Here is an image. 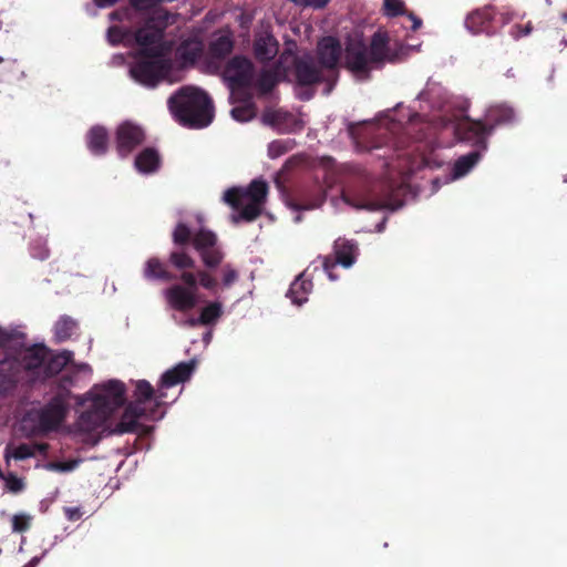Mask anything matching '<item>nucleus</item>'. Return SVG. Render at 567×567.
Segmentation results:
<instances>
[{
    "mask_svg": "<svg viewBox=\"0 0 567 567\" xmlns=\"http://www.w3.org/2000/svg\"><path fill=\"white\" fill-rule=\"evenodd\" d=\"M292 65L293 75L298 85L313 86L320 83H327L326 94L331 92L336 79L317 62L313 54L306 53L300 56L295 55Z\"/></svg>",
    "mask_w": 567,
    "mask_h": 567,
    "instance_id": "423d86ee",
    "label": "nucleus"
},
{
    "mask_svg": "<svg viewBox=\"0 0 567 567\" xmlns=\"http://www.w3.org/2000/svg\"><path fill=\"white\" fill-rule=\"evenodd\" d=\"M73 360V352L63 350L55 354H48L43 364V381L60 373Z\"/></svg>",
    "mask_w": 567,
    "mask_h": 567,
    "instance_id": "cd10ccee",
    "label": "nucleus"
},
{
    "mask_svg": "<svg viewBox=\"0 0 567 567\" xmlns=\"http://www.w3.org/2000/svg\"><path fill=\"white\" fill-rule=\"evenodd\" d=\"M238 279L239 272L231 264L221 266V286L224 288L231 287Z\"/></svg>",
    "mask_w": 567,
    "mask_h": 567,
    "instance_id": "ea45409f",
    "label": "nucleus"
},
{
    "mask_svg": "<svg viewBox=\"0 0 567 567\" xmlns=\"http://www.w3.org/2000/svg\"><path fill=\"white\" fill-rule=\"evenodd\" d=\"M79 465V461L71 460L66 462H49L45 467L53 472H71Z\"/></svg>",
    "mask_w": 567,
    "mask_h": 567,
    "instance_id": "37998d69",
    "label": "nucleus"
},
{
    "mask_svg": "<svg viewBox=\"0 0 567 567\" xmlns=\"http://www.w3.org/2000/svg\"><path fill=\"white\" fill-rule=\"evenodd\" d=\"M130 33L128 30L118 25H112L107 30V39L112 44L121 43Z\"/></svg>",
    "mask_w": 567,
    "mask_h": 567,
    "instance_id": "79ce46f5",
    "label": "nucleus"
},
{
    "mask_svg": "<svg viewBox=\"0 0 567 567\" xmlns=\"http://www.w3.org/2000/svg\"><path fill=\"white\" fill-rule=\"evenodd\" d=\"M6 482H7L8 488L13 493H18V492L22 491V488H23L22 480L17 477L14 474H9Z\"/></svg>",
    "mask_w": 567,
    "mask_h": 567,
    "instance_id": "09e8293b",
    "label": "nucleus"
},
{
    "mask_svg": "<svg viewBox=\"0 0 567 567\" xmlns=\"http://www.w3.org/2000/svg\"><path fill=\"white\" fill-rule=\"evenodd\" d=\"M230 90L231 97L245 95L255 84L256 68L246 55L236 54L229 58L221 66L219 73Z\"/></svg>",
    "mask_w": 567,
    "mask_h": 567,
    "instance_id": "39448f33",
    "label": "nucleus"
},
{
    "mask_svg": "<svg viewBox=\"0 0 567 567\" xmlns=\"http://www.w3.org/2000/svg\"><path fill=\"white\" fill-rule=\"evenodd\" d=\"M11 341V334L0 327V349L6 348Z\"/></svg>",
    "mask_w": 567,
    "mask_h": 567,
    "instance_id": "6e6d98bb",
    "label": "nucleus"
},
{
    "mask_svg": "<svg viewBox=\"0 0 567 567\" xmlns=\"http://www.w3.org/2000/svg\"><path fill=\"white\" fill-rule=\"evenodd\" d=\"M480 150H474L463 156H460L453 165V177L460 178L465 176L481 159Z\"/></svg>",
    "mask_w": 567,
    "mask_h": 567,
    "instance_id": "2f4dec72",
    "label": "nucleus"
},
{
    "mask_svg": "<svg viewBox=\"0 0 567 567\" xmlns=\"http://www.w3.org/2000/svg\"><path fill=\"white\" fill-rule=\"evenodd\" d=\"M110 18H111L112 20H121V18H120V13H118L117 11L111 12V13H110Z\"/></svg>",
    "mask_w": 567,
    "mask_h": 567,
    "instance_id": "052dcab7",
    "label": "nucleus"
},
{
    "mask_svg": "<svg viewBox=\"0 0 567 567\" xmlns=\"http://www.w3.org/2000/svg\"><path fill=\"white\" fill-rule=\"evenodd\" d=\"M172 64L161 47L142 48L130 68L131 76L140 84L155 87L171 72Z\"/></svg>",
    "mask_w": 567,
    "mask_h": 567,
    "instance_id": "20e7f679",
    "label": "nucleus"
},
{
    "mask_svg": "<svg viewBox=\"0 0 567 567\" xmlns=\"http://www.w3.org/2000/svg\"><path fill=\"white\" fill-rule=\"evenodd\" d=\"M31 517L25 514H17L12 517V530L14 533H24L31 526Z\"/></svg>",
    "mask_w": 567,
    "mask_h": 567,
    "instance_id": "a19ab883",
    "label": "nucleus"
},
{
    "mask_svg": "<svg viewBox=\"0 0 567 567\" xmlns=\"http://www.w3.org/2000/svg\"><path fill=\"white\" fill-rule=\"evenodd\" d=\"M384 14L388 17L405 16L408 10L402 0H384L383 3Z\"/></svg>",
    "mask_w": 567,
    "mask_h": 567,
    "instance_id": "58836bf2",
    "label": "nucleus"
},
{
    "mask_svg": "<svg viewBox=\"0 0 567 567\" xmlns=\"http://www.w3.org/2000/svg\"><path fill=\"white\" fill-rule=\"evenodd\" d=\"M65 516L69 520H78L82 517L83 513L80 507H65Z\"/></svg>",
    "mask_w": 567,
    "mask_h": 567,
    "instance_id": "603ef678",
    "label": "nucleus"
},
{
    "mask_svg": "<svg viewBox=\"0 0 567 567\" xmlns=\"http://www.w3.org/2000/svg\"><path fill=\"white\" fill-rule=\"evenodd\" d=\"M344 65L354 75L369 79L373 64L368 53V45L362 41L348 43L344 50Z\"/></svg>",
    "mask_w": 567,
    "mask_h": 567,
    "instance_id": "ddd939ff",
    "label": "nucleus"
},
{
    "mask_svg": "<svg viewBox=\"0 0 567 567\" xmlns=\"http://www.w3.org/2000/svg\"><path fill=\"white\" fill-rule=\"evenodd\" d=\"M280 113L277 111L268 110L264 112L262 120L265 123L276 125L279 122Z\"/></svg>",
    "mask_w": 567,
    "mask_h": 567,
    "instance_id": "8fccbe9b",
    "label": "nucleus"
},
{
    "mask_svg": "<svg viewBox=\"0 0 567 567\" xmlns=\"http://www.w3.org/2000/svg\"><path fill=\"white\" fill-rule=\"evenodd\" d=\"M169 13L156 10L145 24L135 31V41L142 48H163L164 29L168 23Z\"/></svg>",
    "mask_w": 567,
    "mask_h": 567,
    "instance_id": "1a4fd4ad",
    "label": "nucleus"
},
{
    "mask_svg": "<svg viewBox=\"0 0 567 567\" xmlns=\"http://www.w3.org/2000/svg\"><path fill=\"white\" fill-rule=\"evenodd\" d=\"M268 195V184L262 179H254L247 188L231 187L224 194V200L238 210V216L234 220L243 219L245 221L256 220L262 213L264 205Z\"/></svg>",
    "mask_w": 567,
    "mask_h": 567,
    "instance_id": "7ed1b4c3",
    "label": "nucleus"
},
{
    "mask_svg": "<svg viewBox=\"0 0 567 567\" xmlns=\"http://www.w3.org/2000/svg\"><path fill=\"white\" fill-rule=\"evenodd\" d=\"M31 255L34 258H38L40 260H44L49 257L50 251L45 246H33L31 249Z\"/></svg>",
    "mask_w": 567,
    "mask_h": 567,
    "instance_id": "3c124183",
    "label": "nucleus"
},
{
    "mask_svg": "<svg viewBox=\"0 0 567 567\" xmlns=\"http://www.w3.org/2000/svg\"><path fill=\"white\" fill-rule=\"evenodd\" d=\"M454 133L460 141L471 144L475 150H480V153L487 150V140L492 135L491 128L483 120H473L470 116H465L455 125Z\"/></svg>",
    "mask_w": 567,
    "mask_h": 567,
    "instance_id": "9d476101",
    "label": "nucleus"
},
{
    "mask_svg": "<svg viewBox=\"0 0 567 567\" xmlns=\"http://www.w3.org/2000/svg\"><path fill=\"white\" fill-rule=\"evenodd\" d=\"M316 205H305V206H301L300 208L302 209H311V208H315Z\"/></svg>",
    "mask_w": 567,
    "mask_h": 567,
    "instance_id": "680f3d73",
    "label": "nucleus"
},
{
    "mask_svg": "<svg viewBox=\"0 0 567 567\" xmlns=\"http://www.w3.org/2000/svg\"><path fill=\"white\" fill-rule=\"evenodd\" d=\"M515 121L516 112L507 103H498L491 105L485 113L484 120L487 127L491 128L492 134L496 127L503 125H511L515 123Z\"/></svg>",
    "mask_w": 567,
    "mask_h": 567,
    "instance_id": "5701e85b",
    "label": "nucleus"
},
{
    "mask_svg": "<svg viewBox=\"0 0 567 567\" xmlns=\"http://www.w3.org/2000/svg\"><path fill=\"white\" fill-rule=\"evenodd\" d=\"M93 1L96 7L105 8V7L114 6L118 0H93Z\"/></svg>",
    "mask_w": 567,
    "mask_h": 567,
    "instance_id": "4d7b16f0",
    "label": "nucleus"
},
{
    "mask_svg": "<svg viewBox=\"0 0 567 567\" xmlns=\"http://www.w3.org/2000/svg\"><path fill=\"white\" fill-rule=\"evenodd\" d=\"M313 284L307 277V270L301 272L290 285L287 297L291 299L292 303L301 306L308 301V295L311 292Z\"/></svg>",
    "mask_w": 567,
    "mask_h": 567,
    "instance_id": "bb28decb",
    "label": "nucleus"
},
{
    "mask_svg": "<svg viewBox=\"0 0 567 567\" xmlns=\"http://www.w3.org/2000/svg\"><path fill=\"white\" fill-rule=\"evenodd\" d=\"M278 84V75L275 70H262L256 80V87L261 94L270 93Z\"/></svg>",
    "mask_w": 567,
    "mask_h": 567,
    "instance_id": "e433bc0d",
    "label": "nucleus"
},
{
    "mask_svg": "<svg viewBox=\"0 0 567 567\" xmlns=\"http://www.w3.org/2000/svg\"><path fill=\"white\" fill-rule=\"evenodd\" d=\"M157 391L155 392L152 384L146 380H140L136 382L134 398L135 400L131 402V404H140V406H145L147 403H153L152 408L156 409V416L162 417L163 413H158V409L162 405L161 400L156 399Z\"/></svg>",
    "mask_w": 567,
    "mask_h": 567,
    "instance_id": "a878e982",
    "label": "nucleus"
},
{
    "mask_svg": "<svg viewBox=\"0 0 567 567\" xmlns=\"http://www.w3.org/2000/svg\"><path fill=\"white\" fill-rule=\"evenodd\" d=\"M494 7L485 6L467 14L465 19L466 29L473 34H478L488 29L493 19Z\"/></svg>",
    "mask_w": 567,
    "mask_h": 567,
    "instance_id": "b1692460",
    "label": "nucleus"
},
{
    "mask_svg": "<svg viewBox=\"0 0 567 567\" xmlns=\"http://www.w3.org/2000/svg\"><path fill=\"white\" fill-rule=\"evenodd\" d=\"M78 328V322L70 316H61L54 324V338L56 342L69 340Z\"/></svg>",
    "mask_w": 567,
    "mask_h": 567,
    "instance_id": "473e14b6",
    "label": "nucleus"
},
{
    "mask_svg": "<svg viewBox=\"0 0 567 567\" xmlns=\"http://www.w3.org/2000/svg\"><path fill=\"white\" fill-rule=\"evenodd\" d=\"M279 52V42L270 27L256 30L252 40L254 58L260 63H267L275 59Z\"/></svg>",
    "mask_w": 567,
    "mask_h": 567,
    "instance_id": "a211bd4d",
    "label": "nucleus"
},
{
    "mask_svg": "<svg viewBox=\"0 0 567 567\" xmlns=\"http://www.w3.org/2000/svg\"><path fill=\"white\" fill-rule=\"evenodd\" d=\"M89 150L94 155H104L109 146V134L103 126H93L86 136Z\"/></svg>",
    "mask_w": 567,
    "mask_h": 567,
    "instance_id": "c756f323",
    "label": "nucleus"
},
{
    "mask_svg": "<svg viewBox=\"0 0 567 567\" xmlns=\"http://www.w3.org/2000/svg\"><path fill=\"white\" fill-rule=\"evenodd\" d=\"M125 390L123 382L111 380L99 389L92 402L94 406L105 410L111 416L115 410L124 405Z\"/></svg>",
    "mask_w": 567,
    "mask_h": 567,
    "instance_id": "4468645a",
    "label": "nucleus"
},
{
    "mask_svg": "<svg viewBox=\"0 0 567 567\" xmlns=\"http://www.w3.org/2000/svg\"><path fill=\"white\" fill-rule=\"evenodd\" d=\"M19 364L9 358L0 361V394L10 395L18 385L27 386L24 377L18 371Z\"/></svg>",
    "mask_w": 567,
    "mask_h": 567,
    "instance_id": "4be33fe9",
    "label": "nucleus"
},
{
    "mask_svg": "<svg viewBox=\"0 0 567 567\" xmlns=\"http://www.w3.org/2000/svg\"><path fill=\"white\" fill-rule=\"evenodd\" d=\"M286 54H291V51L290 50H285L284 53L281 54V58H284Z\"/></svg>",
    "mask_w": 567,
    "mask_h": 567,
    "instance_id": "e2e57ef3",
    "label": "nucleus"
},
{
    "mask_svg": "<svg viewBox=\"0 0 567 567\" xmlns=\"http://www.w3.org/2000/svg\"><path fill=\"white\" fill-rule=\"evenodd\" d=\"M297 6L323 9L331 0H290Z\"/></svg>",
    "mask_w": 567,
    "mask_h": 567,
    "instance_id": "de8ad7c7",
    "label": "nucleus"
},
{
    "mask_svg": "<svg viewBox=\"0 0 567 567\" xmlns=\"http://www.w3.org/2000/svg\"><path fill=\"white\" fill-rule=\"evenodd\" d=\"M234 48L235 41L230 33L219 34L212 39L206 53V64L212 73H219Z\"/></svg>",
    "mask_w": 567,
    "mask_h": 567,
    "instance_id": "2eb2a0df",
    "label": "nucleus"
},
{
    "mask_svg": "<svg viewBox=\"0 0 567 567\" xmlns=\"http://www.w3.org/2000/svg\"><path fill=\"white\" fill-rule=\"evenodd\" d=\"M195 369V361L179 362L174 368L165 371L161 378L157 389L156 399H164L166 393L165 389L173 388L179 383L187 381Z\"/></svg>",
    "mask_w": 567,
    "mask_h": 567,
    "instance_id": "aec40b11",
    "label": "nucleus"
},
{
    "mask_svg": "<svg viewBox=\"0 0 567 567\" xmlns=\"http://www.w3.org/2000/svg\"><path fill=\"white\" fill-rule=\"evenodd\" d=\"M159 165V154L152 147L144 148L135 158V167L142 173H154Z\"/></svg>",
    "mask_w": 567,
    "mask_h": 567,
    "instance_id": "7c9ffc66",
    "label": "nucleus"
},
{
    "mask_svg": "<svg viewBox=\"0 0 567 567\" xmlns=\"http://www.w3.org/2000/svg\"><path fill=\"white\" fill-rule=\"evenodd\" d=\"M145 140L143 130L131 123L124 122L116 130V150L121 157L128 156Z\"/></svg>",
    "mask_w": 567,
    "mask_h": 567,
    "instance_id": "6ab92c4d",
    "label": "nucleus"
},
{
    "mask_svg": "<svg viewBox=\"0 0 567 567\" xmlns=\"http://www.w3.org/2000/svg\"><path fill=\"white\" fill-rule=\"evenodd\" d=\"M341 55L342 47L339 39L327 35L318 41L313 56L337 80Z\"/></svg>",
    "mask_w": 567,
    "mask_h": 567,
    "instance_id": "9b49d317",
    "label": "nucleus"
},
{
    "mask_svg": "<svg viewBox=\"0 0 567 567\" xmlns=\"http://www.w3.org/2000/svg\"><path fill=\"white\" fill-rule=\"evenodd\" d=\"M172 240L175 248L168 255V264L179 270V282H174L164 291L168 307L178 312H187L198 303V288L217 292L219 282L210 272L223 264L225 252L218 245L217 235L200 228L196 233L185 223H178Z\"/></svg>",
    "mask_w": 567,
    "mask_h": 567,
    "instance_id": "f257e3e1",
    "label": "nucleus"
},
{
    "mask_svg": "<svg viewBox=\"0 0 567 567\" xmlns=\"http://www.w3.org/2000/svg\"><path fill=\"white\" fill-rule=\"evenodd\" d=\"M405 16L412 22L410 27L411 31H416L422 27V19L415 16L413 12L408 11Z\"/></svg>",
    "mask_w": 567,
    "mask_h": 567,
    "instance_id": "864d4df0",
    "label": "nucleus"
},
{
    "mask_svg": "<svg viewBox=\"0 0 567 567\" xmlns=\"http://www.w3.org/2000/svg\"><path fill=\"white\" fill-rule=\"evenodd\" d=\"M143 276L147 280H159V281H176L179 280V275H175L169 271L166 265L157 257H151L146 260Z\"/></svg>",
    "mask_w": 567,
    "mask_h": 567,
    "instance_id": "393cba45",
    "label": "nucleus"
},
{
    "mask_svg": "<svg viewBox=\"0 0 567 567\" xmlns=\"http://www.w3.org/2000/svg\"><path fill=\"white\" fill-rule=\"evenodd\" d=\"M288 142L274 141L268 146V154L271 158H277L289 151Z\"/></svg>",
    "mask_w": 567,
    "mask_h": 567,
    "instance_id": "c03bdc74",
    "label": "nucleus"
},
{
    "mask_svg": "<svg viewBox=\"0 0 567 567\" xmlns=\"http://www.w3.org/2000/svg\"><path fill=\"white\" fill-rule=\"evenodd\" d=\"M38 563H39V558L33 557L29 563H27L22 567H35L38 565Z\"/></svg>",
    "mask_w": 567,
    "mask_h": 567,
    "instance_id": "bf43d9fd",
    "label": "nucleus"
},
{
    "mask_svg": "<svg viewBox=\"0 0 567 567\" xmlns=\"http://www.w3.org/2000/svg\"><path fill=\"white\" fill-rule=\"evenodd\" d=\"M334 259L330 256H326L322 259V267L330 280H336L337 276L333 274V269L337 264L342 265L346 268L351 267L357 258L358 245L353 240L346 238H338L333 245Z\"/></svg>",
    "mask_w": 567,
    "mask_h": 567,
    "instance_id": "f8f14e48",
    "label": "nucleus"
},
{
    "mask_svg": "<svg viewBox=\"0 0 567 567\" xmlns=\"http://www.w3.org/2000/svg\"><path fill=\"white\" fill-rule=\"evenodd\" d=\"M178 53H179L181 59L185 63L193 64L199 58V55L202 53V47L199 43H195V44L183 43L178 49Z\"/></svg>",
    "mask_w": 567,
    "mask_h": 567,
    "instance_id": "4c0bfd02",
    "label": "nucleus"
},
{
    "mask_svg": "<svg viewBox=\"0 0 567 567\" xmlns=\"http://www.w3.org/2000/svg\"><path fill=\"white\" fill-rule=\"evenodd\" d=\"M368 53L373 66H380L385 62L403 61L408 55V47L398 40L391 42L388 33L379 30L371 37Z\"/></svg>",
    "mask_w": 567,
    "mask_h": 567,
    "instance_id": "0eeeda50",
    "label": "nucleus"
},
{
    "mask_svg": "<svg viewBox=\"0 0 567 567\" xmlns=\"http://www.w3.org/2000/svg\"><path fill=\"white\" fill-rule=\"evenodd\" d=\"M143 417L147 420H156V409H147L145 406H140V404L130 403L126 405L120 421L116 423L114 432L118 434L137 433L142 429L138 420Z\"/></svg>",
    "mask_w": 567,
    "mask_h": 567,
    "instance_id": "dca6fc26",
    "label": "nucleus"
},
{
    "mask_svg": "<svg viewBox=\"0 0 567 567\" xmlns=\"http://www.w3.org/2000/svg\"><path fill=\"white\" fill-rule=\"evenodd\" d=\"M178 324L181 327H185V328H195L198 326H203V322L199 321V316H198V317H189L185 320H182L178 322Z\"/></svg>",
    "mask_w": 567,
    "mask_h": 567,
    "instance_id": "5fc2aeb1",
    "label": "nucleus"
},
{
    "mask_svg": "<svg viewBox=\"0 0 567 567\" xmlns=\"http://www.w3.org/2000/svg\"><path fill=\"white\" fill-rule=\"evenodd\" d=\"M168 107L185 126L202 128L213 120L210 97L200 90L184 87L168 99Z\"/></svg>",
    "mask_w": 567,
    "mask_h": 567,
    "instance_id": "f03ea898",
    "label": "nucleus"
},
{
    "mask_svg": "<svg viewBox=\"0 0 567 567\" xmlns=\"http://www.w3.org/2000/svg\"><path fill=\"white\" fill-rule=\"evenodd\" d=\"M234 99H239L245 101L246 103L239 106H235L231 110V116L238 122H247L255 117L256 107L255 104L250 101V96L247 93V97L245 95H236Z\"/></svg>",
    "mask_w": 567,
    "mask_h": 567,
    "instance_id": "c9c22d12",
    "label": "nucleus"
},
{
    "mask_svg": "<svg viewBox=\"0 0 567 567\" xmlns=\"http://www.w3.org/2000/svg\"><path fill=\"white\" fill-rule=\"evenodd\" d=\"M66 403L62 395L53 396L38 414V425L43 432L56 430L66 414Z\"/></svg>",
    "mask_w": 567,
    "mask_h": 567,
    "instance_id": "f3484780",
    "label": "nucleus"
},
{
    "mask_svg": "<svg viewBox=\"0 0 567 567\" xmlns=\"http://www.w3.org/2000/svg\"><path fill=\"white\" fill-rule=\"evenodd\" d=\"M342 199L346 204L355 209L375 212L390 207V202L388 198L377 197L370 192L355 193L351 190H344L342 193Z\"/></svg>",
    "mask_w": 567,
    "mask_h": 567,
    "instance_id": "412c9836",
    "label": "nucleus"
},
{
    "mask_svg": "<svg viewBox=\"0 0 567 567\" xmlns=\"http://www.w3.org/2000/svg\"><path fill=\"white\" fill-rule=\"evenodd\" d=\"M34 454V449L31 445L27 443H21L13 450L11 455L16 460H27L33 457Z\"/></svg>",
    "mask_w": 567,
    "mask_h": 567,
    "instance_id": "a18cd8bd",
    "label": "nucleus"
},
{
    "mask_svg": "<svg viewBox=\"0 0 567 567\" xmlns=\"http://www.w3.org/2000/svg\"><path fill=\"white\" fill-rule=\"evenodd\" d=\"M0 63H4L3 69L0 71V81L10 82L12 80H20L24 76V71L16 59H3L0 55Z\"/></svg>",
    "mask_w": 567,
    "mask_h": 567,
    "instance_id": "f704fd0d",
    "label": "nucleus"
},
{
    "mask_svg": "<svg viewBox=\"0 0 567 567\" xmlns=\"http://www.w3.org/2000/svg\"><path fill=\"white\" fill-rule=\"evenodd\" d=\"M515 28L519 31V33L517 34V37H522V35H527L530 33L532 31V25L530 23L526 24L524 28L520 27V25H515Z\"/></svg>",
    "mask_w": 567,
    "mask_h": 567,
    "instance_id": "13d9d810",
    "label": "nucleus"
},
{
    "mask_svg": "<svg viewBox=\"0 0 567 567\" xmlns=\"http://www.w3.org/2000/svg\"><path fill=\"white\" fill-rule=\"evenodd\" d=\"M162 2L164 0H130L131 6L138 11L153 9Z\"/></svg>",
    "mask_w": 567,
    "mask_h": 567,
    "instance_id": "49530a36",
    "label": "nucleus"
},
{
    "mask_svg": "<svg viewBox=\"0 0 567 567\" xmlns=\"http://www.w3.org/2000/svg\"><path fill=\"white\" fill-rule=\"evenodd\" d=\"M109 417L110 414L105 412V410L94 406V403L92 402L91 408L82 412L80 415L79 425L83 431H95L101 427Z\"/></svg>",
    "mask_w": 567,
    "mask_h": 567,
    "instance_id": "c85d7f7f",
    "label": "nucleus"
},
{
    "mask_svg": "<svg viewBox=\"0 0 567 567\" xmlns=\"http://www.w3.org/2000/svg\"><path fill=\"white\" fill-rule=\"evenodd\" d=\"M224 313L223 303L218 300L209 301L199 311V321L203 326H214Z\"/></svg>",
    "mask_w": 567,
    "mask_h": 567,
    "instance_id": "72a5a7b5",
    "label": "nucleus"
},
{
    "mask_svg": "<svg viewBox=\"0 0 567 567\" xmlns=\"http://www.w3.org/2000/svg\"><path fill=\"white\" fill-rule=\"evenodd\" d=\"M50 350L43 344H34L28 348L20 358H9L19 364L18 371L24 377L27 386L43 381V364Z\"/></svg>",
    "mask_w": 567,
    "mask_h": 567,
    "instance_id": "6e6552de",
    "label": "nucleus"
}]
</instances>
